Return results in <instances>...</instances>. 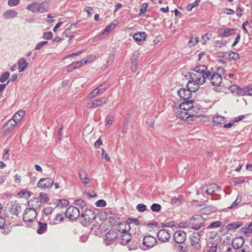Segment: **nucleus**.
Here are the masks:
<instances>
[{
	"label": "nucleus",
	"instance_id": "nucleus-1",
	"mask_svg": "<svg viewBox=\"0 0 252 252\" xmlns=\"http://www.w3.org/2000/svg\"><path fill=\"white\" fill-rule=\"evenodd\" d=\"M192 72H189L190 80L188 82V86L193 91H197L200 85L204 84L207 79L209 69L205 65L195 66Z\"/></svg>",
	"mask_w": 252,
	"mask_h": 252
},
{
	"label": "nucleus",
	"instance_id": "nucleus-2",
	"mask_svg": "<svg viewBox=\"0 0 252 252\" xmlns=\"http://www.w3.org/2000/svg\"><path fill=\"white\" fill-rule=\"evenodd\" d=\"M224 70L222 68H218L217 70L215 71L213 68L211 67L209 69L208 75L207 79L209 80L210 82L212 85L215 86H219L220 85L222 77L225 78L224 76Z\"/></svg>",
	"mask_w": 252,
	"mask_h": 252
},
{
	"label": "nucleus",
	"instance_id": "nucleus-3",
	"mask_svg": "<svg viewBox=\"0 0 252 252\" xmlns=\"http://www.w3.org/2000/svg\"><path fill=\"white\" fill-rule=\"evenodd\" d=\"M80 215V221L82 225L86 226L93 222L95 218V214L91 209L86 208Z\"/></svg>",
	"mask_w": 252,
	"mask_h": 252
},
{
	"label": "nucleus",
	"instance_id": "nucleus-4",
	"mask_svg": "<svg viewBox=\"0 0 252 252\" xmlns=\"http://www.w3.org/2000/svg\"><path fill=\"white\" fill-rule=\"evenodd\" d=\"M189 241L193 250H200L201 248L200 236L198 232L193 233L189 237Z\"/></svg>",
	"mask_w": 252,
	"mask_h": 252
},
{
	"label": "nucleus",
	"instance_id": "nucleus-5",
	"mask_svg": "<svg viewBox=\"0 0 252 252\" xmlns=\"http://www.w3.org/2000/svg\"><path fill=\"white\" fill-rule=\"evenodd\" d=\"M189 221L192 225L191 228L195 230H198L204 225V219L200 215L193 216Z\"/></svg>",
	"mask_w": 252,
	"mask_h": 252
},
{
	"label": "nucleus",
	"instance_id": "nucleus-6",
	"mask_svg": "<svg viewBox=\"0 0 252 252\" xmlns=\"http://www.w3.org/2000/svg\"><path fill=\"white\" fill-rule=\"evenodd\" d=\"M191 87L188 86V83L187 85V89L181 88L178 91L177 94L182 99L184 100L191 99L192 92H195L197 91H193Z\"/></svg>",
	"mask_w": 252,
	"mask_h": 252
},
{
	"label": "nucleus",
	"instance_id": "nucleus-7",
	"mask_svg": "<svg viewBox=\"0 0 252 252\" xmlns=\"http://www.w3.org/2000/svg\"><path fill=\"white\" fill-rule=\"evenodd\" d=\"M50 5V1L49 0L44 1L40 4L37 2H32V12H46L48 10Z\"/></svg>",
	"mask_w": 252,
	"mask_h": 252
},
{
	"label": "nucleus",
	"instance_id": "nucleus-8",
	"mask_svg": "<svg viewBox=\"0 0 252 252\" xmlns=\"http://www.w3.org/2000/svg\"><path fill=\"white\" fill-rule=\"evenodd\" d=\"M80 214V211L79 208L74 206H70L66 210L65 215L66 217L70 220H76Z\"/></svg>",
	"mask_w": 252,
	"mask_h": 252
},
{
	"label": "nucleus",
	"instance_id": "nucleus-9",
	"mask_svg": "<svg viewBox=\"0 0 252 252\" xmlns=\"http://www.w3.org/2000/svg\"><path fill=\"white\" fill-rule=\"evenodd\" d=\"M119 235L117 230L110 229L106 233L104 237V242L106 245L108 246L113 243Z\"/></svg>",
	"mask_w": 252,
	"mask_h": 252
},
{
	"label": "nucleus",
	"instance_id": "nucleus-10",
	"mask_svg": "<svg viewBox=\"0 0 252 252\" xmlns=\"http://www.w3.org/2000/svg\"><path fill=\"white\" fill-rule=\"evenodd\" d=\"M54 181L50 178H43L39 180L37 186L40 188H50L52 187Z\"/></svg>",
	"mask_w": 252,
	"mask_h": 252
},
{
	"label": "nucleus",
	"instance_id": "nucleus-11",
	"mask_svg": "<svg viewBox=\"0 0 252 252\" xmlns=\"http://www.w3.org/2000/svg\"><path fill=\"white\" fill-rule=\"evenodd\" d=\"M219 190H220V187L216 184H211L204 186L202 188V190L205 191L209 195H212Z\"/></svg>",
	"mask_w": 252,
	"mask_h": 252
},
{
	"label": "nucleus",
	"instance_id": "nucleus-12",
	"mask_svg": "<svg viewBox=\"0 0 252 252\" xmlns=\"http://www.w3.org/2000/svg\"><path fill=\"white\" fill-rule=\"evenodd\" d=\"M173 238L176 243L178 244L183 243L186 240V233L182 230L177 231L174 233Z\"/></svg>",
	"mask_w": 252,
	"mask_h": 252
},
{
	"label": "nucleus",
	"instance_id": "nucleus-13",
	"mask_svg": "<svg viewBox=\"0 0 252 252\" xmlns=\"http://www.w3.org/2000/svg\"><path fill=\"white\" fill-rule=\"evenodd\" d=\"M121 226H120V228ZM123 232H121V229H119V231L121 233L120 236V243L122 245H126L127 244L131 239V235L130 233L126 232V229L122 230Z\"/></svg>",
	"mask_w": 252,
	"mask_h": 252
},
{
	"label": "nucleus",
	"instance_id": "nucleus-14",
	"mask_svg": "<svg viewBox=\"0 0 252 252\" xmlns=\"http://www.w3.org/2000/svg\"><path fill=\"white\" fill-rule=\"evenodd\" d=\"M157 242L156 239L150 235L144 237L142 241L143 245L147 248H151L154 246Z\"/></svg>",
	"mask_w": 252,
	"mask_h": 252
},
{
	"label": "nucleus",
	"instance_id": "nucleus-15",
	"mask_svg": "<svg viewBox=\"0 0 252 252\" xmlns=\"http://www.w3.org/2000/svg\"><path fill=\"white\" fill-rule=\"evenodd\" d=\"M157 236L159 241L162 242H166L169 240L170 234L168 230L161 229L158 231Z\"/></svg>",
	"mask_w": 252,
	"mask_h": 252
},
{
	"label": "nucleus",
	"instance_id": "nucleus-16",
	"mask_svg": "<svg viewBox=\"0 0 252 252\" xmlns=\"http://www.w3.org/2000/svg\"><path fill=\"white\" fill-rule=\"evenodd\" d=\"M245 243V239L242 237H237L233 239L232 246L234 249L239 250Z\"/></svg>",
	"mask_w": 252,
	"mask_h": 252
},
{
	"label": "nucleus",
	"instance_id": "nucleus-17",
	"mask_svg": "<svg viewBox=\"0 0 252 252\" xmlns=\"http://www.w3.org/2000/svg\"><path fill=\"white\" fill-rule=\"evenodd\" d=\"M18 15V12L14 9H9L5 11L2 14V17L5 20L12 19L15 18Z\"/></svg>",
	"mask_w": 252,
	"mask_h": 252
},
{
	"label": "nucleus",
	"instance_id": "nucleus-18",
	"mask_svg": "<svg viewBox=\"0 0 252 252\" xmlns=\"http://www.w3.org/2000/svg\"><path fill=\"white\" fill-rule=\"evenodd\" d=\"M176 114V116L182 120H187L193 116L191 112L185 111L181 109L177 111Z\"/></svg>",
	"mask_w": 252,
	"mask_h": 252
},
{
	"label": "nucleus",
	"instance_id": "nucleus-19",
	"mask_svg": "<svg viewBox=\"0 0 252 252\" xmlns=\"http://www.w3.org/2000/svg\"><path fill=\"white\" fill-rule=\"evenodd\" d=\"M193 102L194 100L193 99L184 100V101L180 104V109L185 111L190 112V110L193 107L192 103Z\"/></svg>",
	"mask_w": 252,
	"mask_h": 252
},
{
	"label": "nucleus",
	"instance_id": "nucleus-20",
	"mask_svg": "<svg viewBox=\"0 0 252 252\" xmlns=\"http://www.w3.org/2000/svg\"><path fill=\"white\" fill-rule=\"evenodd\" d=\"M17 123L15 120H13L12 119L10 120L7 122H5L3 126L5 132L10 133L11 132Z\"/></svg>",
	"mask_w": 252,
	"mask_h": 252
},
{
	"label": "nucleus",
	"instance_id": "nucleus-21",
	"mask_svg": "<svg viewBox=\"0 0 252 252\" xmlns=\"http://www.w3.org/2000/svg\"><path fill=\"white\" fill-rule=\"evenodd\" d=\"M31 210L32 208H26L23 215V220L27 227L31 226L30 225H28L27 223H31L32 222V215L29 213Z\"/></svg>",
	"mask_w": 252,
	"mask_h": 252
},
{
	"label": "nucleus",
	"instance_id": "nucleus-22",
	"mask_svg": "<svg viewBox=\"0 0 252 252\" xmlns=\"http://www.w3.org/2000/svg\"><path fill=\"white\" fill-rule=\"evenodd\" d=\"M147 34L145 32H138L134 34L133 38L134 40L139 44H141L140 42L146 40Z\"/></svg>",
	"mask_w": 252,
	"mask_h": 252
},
{
	"label": "nucleus",
	"instance_id": "nucleus-23",
	"mask_svg": "<svg viewBox=\"0 0 252 252\" xmlns=\"http://www.w3.org/2000/svg\"><path fill=\"white\" fill-rule=\"evenodd\" d=\"M237 94L242 96L245 95H252V87L247 86L243 88H238Z\"/></svg>",
	"mask_w": 252,
	"mask_h": 252
},
{
	"label": "nucleus",
	"instance_id": "nucleus-24",
	"mask_svg": "<svg viewBox=\"0 0 252 252\" xmlns=\"http://www.w3.org/2000/svg\"><path fill=\"white\" fill-rule=\"evenodd\" d=\"M106 99L102 97L100 99H94L91 103L88 104L87 105L88 108H91L93 107H96L102 104V103H106Z\"/></svg>",
	"mask_w": 252,
	"mask_h": 252
},
{
	"label": "nucleus",
	"instance_id": "nucleus-25",
	"mask_svg": "<svg viewBox=\"0 0 252 252\" xmlns=\"http://www.w3.org/2000/svg\"><path fill=\"white\" fill-rule=\"evenodd\" d=\"M9 212L12 215H17L21 211V206L17 203H15L10 205Z\"/></svg>",
	"mask_w": 252,
	"mask_h": 252
},
{
	"label": "nucleus",
	"instance_id": "nucleus-26",
	"mask_svg": "<svg viewBox=\"0 0 252 252\" xmlns=\"http://www.w3.org/2000/svg\"><path fill=\"white\" fill-rule=\"evenodd\" d=\"M243 222L240 221H234L230 223H228L226 226V228L228 230H236L243 225Z\"/></svg>",
	"mask_w": 252,
	"mask_h": 252
},
{
	"label": "nucleus",
	"instance_id": "nucleus-27",
	"mask_svg": "<svg viewBox=\"0 0 252 252\" xmlns=\"http://www.w3.org/2000/svg\"><path fill=\"white\" fill-rule=\"evenodd\" d=\"M234 29H228V28H221L219 30V33L222 36H228L232 34Z\"/></svg>",
	"mask_w": 252,
	"mask_h": 252
},
{
	"label": "nucleus",
	"instance_id": "nucleus-28",
	"mask_svg": "<svg viewBox=\"0 0 252 252\" xmlns=\"http://www.w3.org/2000/svg\"><path fill=\"white\" fill-rule=\"evenodd\" d=\"M223 57L225 59H229L230 60H237L239 58V55L235 52H231L229 54L225 53L223 54Z\"/></svg>",
	"mask_w": 252,
	"mask_h": 252
},
{
	"label": "nucleus",
	"instance_id": "nucleus-29",
	"mask_svg": "<svg viewBox=\"0 0 252 252\" xmlns=\"http://www.w3.org/2000/svg\"><path fill=\"white\" fill-rule=\"evenodd\" d=\"M139 57V54H134L131 58V70L135 72L137 70V59Z\"/></svg>",
	"mask_w": 252,
	"mask_h": 252
},
{
	"label": "nucleus",
	"instance_id": "nucleus-30",
	"mask_svg": "<svg viewBox=\"0 0 252 252\" xmlns=\"http://www.w3.org/2000/svg\"><path fill=\"white\" fill-rule=\"evenodd\" d=\"M213 121L216 125L224 124L226 120L224 117L220 115H215L213 117Z\"/></svg>",
	"mask_w": 252,
	"mask_h": 252
},
{
	"label": "nucleus",
	"instance_id": "nucleus-31",
	"mask_svg": "<svg viewBox=\"0 0 252 252\" xmlns=\"http://www.w3.org/2000/svg\"><path fill=\"white\" fill-rule=\"evenodd\" d=\"M28 63L24 58L21 59L18 62V69L19 72L24 71L27 67Z\"/></svg>",
	"mask_w": 252,
	"mask_h": 252
},
{
	"label": "nucleus",
	"instance_id": "nucleus-32",
	"mask_svg": "<svg viewBox=\"0 0 252 252\" xmlns=\"http://www.w3.org/2000/svg\"><path fill=\"white\" fill-rule=\"evenodd\" d=\"M115 24L113 23L110 24L105 28L103 32L100 33L99 35H98V36H99V37H100V36H102L104 34L107 35L112 30H113L115 28Z\"/></svg>",
	"mask_w": 252,
	"mask_h": 252
},
{
	"label": "nucleus",
	"instance_id": "nucleus-33",
	"mask_svg": "<svg viewBox=\"0 0 252 252\" xmlns=\"http://www.w3.org/2000/svg\"><path fill=\"white\" fill-rule=\"evenodd\" d=\"M39 227L36 232L38 234H41L44 233L47 230V224L46 223H41L38 222Z\"/></svg>",
	"mask_w": 252,
	"mask_h": 252
},
{
	"label": "nucleus",
	"instance_id": "nucleus-34",
	"mask_svg": "<svg viewBox=\"0 0 252 252\" xmlns=\"http://www.w3.org/2000/svg\"><path fill=\"white\" fill-rule=\"evenodd\" d=\"M25 114V111L21 110L18 111L13 117L12 119L13 120H15V121L18 123L19 122L23 117Z\"/></svg>",
	"mask_w": 252,
	"mask_h": 252
},
{
	"label": "nucleus",
	"instance_id": "nucleus-35",
	"mask_svg": "<svg viewBox=\"0 0 252 252\" xmlns=\"http://www.w3.org/2000/svg\"><path fill=\"white\" fill-rule=\"evenodd\" d=\"M216 210V207L214 206H207L202 209V212L206 214H209L215 212Z\"/></svg>",
	"mask_w": 252,
	"mask_h": 252
},
{
	"label": "nucleus",
	"instance_id": "nucleus-36",
	"mask_svg": "<svg viewBox=\"0 0 252 252\" xmlns=\"http://www.w3.org/2000/svg\"><path fill=\"white\" fill-rule=\"evenodd\" d=\"M220 252H232V249L231 246L227 244H222L219 247Z\"/></svg>",
	"mask_w": 252,
	"mask_h": 252
},
{
	"label": "nucleus",
	"instance_id": "nucleus-37",
	"mask_svg": "<svg viewBox=\"0 0 252 252\" xmlns=\"http://www.w3.org/2000/svg\"><path fill=\"white\" fill-rule=\"evenodd\" d=\"M74 204L79 207L80 209H81V211H83L86 208V205L84 201L81 199H77L75 201Z\"/></svg>",
	"mask_w": 252,
	"mask_h": 252
},
{
	"label": "nucleus",
	"instance_id": "nucleus-38",
	"mask_svg": "<svg viewBox=\"0 0 252 252\" xmlns=\"http://www.w3.org/2000/svg\"><path fill=\"white\" fill-rule=\"evenodd\" d=\"M88 62H89V59H87L86 60H84V59H83L82 60L80 61L73 62L72 63V64L74 67V68L75 69L78 68L79 67H81V66H82V65L83 64H85L87 63H88Z\"/></svg>",
	"mask_w": 252,
	"mask_h": 252
},
{
	"label": "nucleus",
	"instance_id": "nucleus-39",
	"mask_svg": "<svg viewBox=\"0 0 252 252\" xmlns=\"http://www.w3.org/2000/svg\"><path fill=\"white\" fill-rule=\"evenodd\" d=\"M222 225L220 221H215L211 223L207 227L208 229H214L220 227Z\"/></svg>",
	"mask_w": 252,
	"mask_h": 252
},
{
	"label": "nucleus",
	"instance_id": "nucleus-40",
	"mask_svg": "<svg viewBox=\"0 0 252 252\" xmlns=\"http://www.w3.org/2000/svg\"><path fill=\"white\" fill-rule=\"evenodd\" d=\"M69 204V202L65 199L59 200L57 203V207L63 208L67 206Z\"/></svg>",
	"mask_w": 252,
	"mask_h": 252
},
{
	"label": "nucleus",
	"instance_id": "nucleus-41",
	"mask_svg": "<svg viewBox=\"0 0 252 252\" xmlns=\"http://www.w3.org/2000/svg\"><path fill=\"white\" fill-rule=\"evenodd\" d=\"M238 250V252H252V249L250 246L245 244Z\"/></svg>",
	"mask_w": 252,
	"mask_h": 252
},
{
	"label": "nucleus",
	"instance_id": "nucleus-42",
	"mask_svg": "<svg viewBox=\"0 0 252 252\" xmlns=\"http://www.w3.org/2000/svg\"><path fill=\"white\" fill-rule=\"evenodd\" d=\"M245 180L244 178L243 177L236 178L232 181V184L234 186H236L238 185L243 183L245 182Z\"/></svg>",
	"mask_w": 252,
	"mask_h": 252
},
{
	"label": "nucleus",
	"instance_id": "nucleus-43",
	"mask_svg": "<svg viewBox=\"0 0 252 252\" xmlns=\"http://www.w3.org/2000/svg\"><path fill=\"white\" fill-rule=\"evenodd\" d=\"M198 42V38L197 36L191 37L189 40V45L192 47L196 45Z\"/></svg>",
	"mask_w": 252,
	"mask_h": 252
},
{
	"label": "nucleus",
	"instance_id": "nucleus-44",
	"mask_svg": "<svg viewBox=\"0 0 252 252\" xmlns=\"http://www.w3.org/2000/svg\"><path fill=\"white\" fill-rule=\"evenodd\" d=\"M161 209V206L159 204L154 203L151 206V209L153 212H158Z\"/></svg>",
	"mask_w": 252,
	"mask_h": 252
},
{
	"label": "nucleus",
	"instance_id": "nucleus-45",
	"mask_svg": "<svg viewBox=\"0 0 252 252\" xmlns=\"http://www.w3.org/2000/svg\"><path fill=\"white\" fill-rule=\"evenodd\" d=\"M10 73L8 71L3 73L0 77V82L1 83L4 82L9 78Z\"/></svg>",
	"mask_w": 252,
	"mask_h": 252
},
{
	"label": "nucleus",
	"instance_id": "nucleus-46",
	"mask_svg": "<svg viewBox=\"0 0 252 252\" xmlns=\"http://www.w3.org/2000/svg\"><path fill=\"white\" fill-rule=\"evenodd\" d=\"M241 201V196L240 195H238L236 199L233 202V204L228 207V208L230 209L236 207Z\"/></svg>",
	"mask_w": 252,
	"mask_h": 252
},
{
	"label": "nucleus",
	"instance_id": "nucleus-47",
	"mask_svg": "<svg viewBox=\"0 0 252 252\" xmlns=\"http://www.w3.org/2000/svg\"><path fill=\"white\" fill-rule=\"evenodd\" d=\"M18 195L20 197L29 198L31 196V192L27 191L21 190L18 193Z\"/></svg>",
	"mask_w": 252,
	"mask_h": 252
},
{
	"label": "nucleus",
	"instance_id": "nucleus-48",
	"mask_svg": "<svg viewBox=\"0 0 252 252\" xmlns=\"http://www.w3.org/2000/svg\"><path fill=\"white\" fill-rule=\"evenodd\" d=\"M63 220V214L62 213H58L55 219H54V222L57 224L61 222Z\"/></svg>",
	"mask_w": 252,
	"mask_h": 252
},
{
	"label": "nucleus",
	"instance_id": "nucleus-49",
	"mask_svg": "<svg viewBox=\"0 0 252 252\" xmlns=\"http://www.w3.org/2000/svg\"><path fill=\"white\" fill-rule=\"evenodd\" d=\"M148 4L146 2L143 3L142 4L141 7V9H140V15H141V16L145 15V14L146 12L147 8L148 7Z\"/></svg>",
	"mask_w": 252,
	"mask_h": 252
},
{
	"label": "nucleus",
	"instance_id": "nucleus-50",
	"mask_svg": "<svg viewBox=\"0 0 252 252\" xmlns=\"http://www.w3.org/2000/svg\"><path fill=\"white\" fill-rule=\"evenodd\" d=\"M109 221L112 225H117L119 224L120 219L118 217H109Z\"/></svg>",
	"mask_w": 252,
	"mask_h": 252
},
{
	"label": "nucleus",
	"instance_id": "nucleus-51",
	"mask_svg": "<svg viewBox=\"0 0 252 252\" xmlns=\"http://www.w3.org/2000/svg\"><path fill=\"white\" fill-rule=\"evenodd\" d=\"M20 2V0H8L7 4L10 7H13L18 5Z\"/></svg>",
	"mask_w": 252,
	"mask_h": 252
},
{
	"label": "nucleus",
	"instance_id": "nucleus-52",
	"mask_svg": "<svg viewBox=\"0 0 252 252\" xmlns=\"http://www.w3.org/2000/svg\"><path fill=\"white\" fill-rule=\"evenodd\" d=\"M136 208L138 212H144L147 210V206L144 204H139Z\"/></svg>",
	"mask_w": 252,
	"mask_h": 252
},
{
	"label": "nucleus",
	"instance_id": "nucleus-53",
	"mask_svg": "<svg viewBox=\"0 0 252 252\" xmlns=\"http://www.w3.org/2000/svg\"><path fill=\"white\" fill-rule=\"evenodd\" d=\"M127 222L128 224H134L135 225H139V222L137 219L128 218L127 220Z\"/></svg>",
	"mask_w": 252,
	"mask_h": 252
},
{
	"label": "nucleus",
	"instance_id": "nucleus-54",
	"mask_svg": "<svg viewBox=\"0 0 252 252\" xmlns=\"http://www.w3.org/2000/svg\"><path fill=\"white\" fill-rule=\"evenodd\" d=\"M39 199L42 202H47L49 200V197L46 193H41L39 195Z\"/></svg>",
	"mask_w": 252,
	"mask_h": 252
},
{
	"label": "nucleus",
	"instance_id": "nucleus-55",
	"mask_svg": "<svg viewBox=\"0 0 252 252\" xmlns=\"http://www.w3.org/2000/svg\"><path fill=\"white\" fill-rule=\"evenodd\" d=\"M106 205V201L103 199H100L97 201L95 203V205L98 207H103L105 206Z\"/></svg>",
	"mask_w": 252,
	"mask_h": 252
},
{
	"label": "nucleus",
	"instance_id": "nucleus-56",
	"mask_svg": "<svg viewBox=\"0 0 252 252\" xmlns=\"http://www.w3.org/2000/svg\"><path fill=\"white\" fill-rule=\"evenodd\" d=\"M115 211L111 208H106L103 213L106 216V218H107L109 215H113Z\"/></svg>",
	"mask_w": 252,
	"mask_h": 252
},
{
	"label": "nucleus",
	"instance_id": "nucleus-57",
	"mask_svg": "<svg viewBox=\"0 0 252 252\" xmlns=\"http://www.w3.org/2000/svg\"><path fill=\"white\" fill-rule=\"evenodd\" d=\"M245 234L252 233V221L250 223L249 226L243 229V231Z\"/></svg>",
	"mask_w": 252,
	"mask_h": 252
},
{
	"label": "nucleus",
	"instance_id": "nucleus-58",
	"mask_svg": "<svg viewBox=\"0 0 252 252\" xmlns=\"http://www.w3.org/2000/svg\"><path fill=\"white\" fill-rule=\"evenodd\" d=\"M176 252H187L186 247H184L181 245H178L176 247Z\"/></svg>",
	"mask_w": 252,
	"mask_h": 252
},
{
	"label": "nucleus",
	"instance_id": "nucleus-59",
	"mask_svg": "<svg viewBox=\"0 0 252 252\" xmlns=\"http://www.w3.org/2000/svg\"><path fill=\"white\" fill-rule=\"evenodd\" d=\"M101 155L102 158H104L107 162L110 161V158L109 156L108 155L107 153H106L105 151L103 149H101Z\"/></svg>",
	"mask_w": 252,
	"mask_h": 252
},
{
	"label": "nucleus",
	"instance_id": "nucleus-60",
	"mask_svg": "<svg viewBox=\"0 0 252 252\" xmlns=\"http://www.w3.org/2000/svg\"><path fill=\"white\" fill-rule=\"evenodd\" d=\"M106 88H107L106 85L102 84V85L99 86L96 89H97L99 94H100L102 93L106 89Z\"/></svg>",
	"mask_w": 252,
	"mask_h": 252
},
{
	"label": "nucleus",
	"instance_id": "nucleus-61",
	"mask_svg": "<svg viewBox=\"0 0 252 252\" xmlns=\"http://www.w3.org/2000/svg\"><path fill=\"white\" fill-rule=\"evenodd\" d=\"M53 37V33L51 32H45L43 35V38L45 39H50Z\"/></svg>",
	"mask_w": 252,
	"mask_h": 252
},
{
	"label": "nucleus",
	"instance_id": "nucleus-62",
	"mask_svg": "<svg viewBox=\"0 0 252 252\" xmlns=\"http://www.w3.org/2000/svg\"><path fill=\"white\" fill-rule=\"evenodd\" d=\"M99 94L98 92L97 91V89H95L92 92L88 95V98L90 99L93 98L97 95H98Z\"/></svg>",
	"mask_w": 252,
	"mask_h": 252
},
{
	"label": "nucleus",
	"instance_id": "nucleus-63",
	"mask_svg": "<svg viewBox=\"0 0 252 252\" xmlns=\"http://www.w3.org/2000/svg\"><path fill=\"white\" fill-rule=\"evenodd\" d=\"M48 43V42L46 41H41L39 42L37 45L36 46L35 49L36 50H39L41 49L44 45H46Z\"/></svg>",
	"mask_w": 252,
	"mask_h": 252
},
{
	"label": "nucleus",
	"instance_id": "nucleus-64",
	"mask_svg": "<svg viewBox=\"0 0 252 252\" xmlns=\"http://www.w3.org/2000/svg\"><path fill=\"white\" fill-rule=\"evenodd\" d=\"M53 211V209L50 206H47L44 209V213L47 216L50 214Z\"/></svg>",
	"mask_w": 252,
	"mask_h": 252
}]
</instances>
